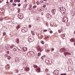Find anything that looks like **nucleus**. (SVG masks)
I'll return each instance as SVG.
<instances>
[{"instance_id": "7ed1b4c3", "label": "nucleus", "mask_w": 75, "mask_h": 75, "mask_svg": "<svg viewBox=\"0 0 75 75\" xmlns=\"http://www.w3.org/2000/svg\"><path fill=\"white\" fill-rule=\"evenodd\" d=\"M18 17L20 19H22L23 18V15L22 13H20L18 15Z\"/></svg>"}, {"instance_id": "393cba45", "label": "nucleus", "mask_w": 75, "mask_h": 75, "mask_svg": "<svg viewBox=\"0 0 75 75\" xmlns=\"http://www.w3.org/2000/svg\"><path fill=\"white\" fill-rule=\"evenodd\" d=\"M41 42L42 44H44V42L43 41H41Z\"/></svg>"}, {"instance_id": "e2e57ef3", "label": "nucleus", "mask_w": 75, "mask_h": 75, "mask_svg": "<svg viewBox=\"0 0 75 75\" xmlns=\"http://www.w3.org/2000/svg\"><path fill=\"white\" fill-rule=\"evenodd\" d=\"M8 49H9V47H8Z\"/></svg>"}, {"instance_id": "de8ad7c7", "label": "nucleus", "mask_w": 75, "mask_h": 75, "mask_svg": "<svg viewBox=\"0 0 75 75\" xmlns=\"http://www.w3.org/2000/svg\"><path fill=\"white\" fill-rule=\"evenodd\" d=\"M33 31H31V33H32V34H33Z\"/></svg>"}, {"instance_id": "c9c22d12", "label": "nucleus", "mask_w": 75, "mask_h": 75, "mask_svg": "<svg viewBox=\"0 0 75 75\" xmlns=\"http://www.w3.org/2000/svg\"><path fill=\"white\" fill-rule=\"evenodd\" d=\"M13 4V5H14V6H17V4Z\"/></svg>"}, {"instance_id": "338daca9", "label": "nucleus", "mask_w": 75, "mask_h": 75, "mask_svg": "<svg viewBox=\"0 0 75 75\" xmlns=\"http://www.w3.org/2000/svg\"><path fill=\"white\" fill-rule=\"evenodd\" d=\"M18 75H21L20 74H19Z\"/></svg>"}, {"instance_id": "4468645a", "label": "nucleus", "mask_w": 75, "mask_h": 75, "mask_svg": "<svg viewBox=\"0 0 75 75\" xmlns=\"http://www.w3.org/2000/svg\"><path fill=\"white\" fill-rule=\"evenodd\" d=\"M33 67H34V68H37V67H38V66H37V65L36 64H34Z\"/></svg>"}, {"instance_id": "6e6552de", "label": "nucleus", "mask_w": 75, "mask_h": 75, "mask_svg": "<svg viewBox=\"0 0 75 75\" xmlns=\"http://www.w3.org/2000/svg\"><path fill=\"white\" fill-rule=\"evenodd\" d=\"M52 12L53 14H55L56 13V9H53L52 11Z\"/></svg>"}, {"instance_id": "5fc2aeb1", "label": "nucleus", "mask_w": 75, "mask_h": 75, "mask_svg": "<svg viewBox=\"0 0 75 75\" xmlns=\"http://www.w3.org/2000/svg\"><path fill=\"white\" fill-rule=\"evenodd\" d=\"M18 71V69H16V71Z\"/></svg>"}, {"instance_id": "4c0bfd02", "label": "nucleus", "mask_w": 75, "mask_h": 75, "mask_svg": "<svg viewBox=\"0 0 75 75\" xmlns=\"http://www.w3.org/2000/svg\"><path fill=\"white\" fill-rule=\"evenodd\" d=\"M18 7H20V6H21V4H18Z\"/></svg>"}, {"instance_id": "e433bc0d", "label": "nucleus", "mask_w": 75, "mask_h": 75, "mask_svg": "<svg viewBox=\"0 0 75 75\" xmlns=\"http://www.w3.org/2000/svg\"><path fill=\"white\" fill-rule=\"evenodd\" d=\"M31 9H32L31 7H30L29 8V10H31Z\"/></svg>"}, {"instance_id": "423d86ee", "label": "nucleus", "mask_w": 75, "mask_h": 75, "mask_svg": "<svg viewBox=\"0 0 75 75\" xmlns=\"http://www.w3.org/2000/svg\"><path fill=\"white\" fill-rule=\"evenodd\" d=\"M63 19L66 23L68 22V18L67 17H64Z\"/></svg>"}, {"instance_id": "c03bdc74", "label": "nucleus", "mask_w": 75, "mask_h": 75, "mask_svg": "<svg viewBox=\"0 0 75 75\" xmlns=\"http://www.w3.org/2000/svg\"><path fill=\"white\" fill-rule=\"evenodd\" d=\"M60 75H66V74H62Z\"/></svg>"}, {"instance_id": "72a5a7b5", "label": "nucleus", "mask_w": 75, "mask_h": 75, "mask_svg": "<svg viewBox=\"0 0 75 75\" xmlns=\"http://www.w3.org/2000/svg\"><path fill=\"white\" fill-rule=\"evenodd\" d=\"M20 9H18V13H20Z\"/></svg>"}, {"instance_id": "c756f323", "label": "nucleus", "mask_w": 75, "mask_h": 75, "mask_svg": "<svg viewBox=\"0 0 75 75\" xmlns=\"http://www.w3.org/2000/svg\"><path fill=\"white\" fill-rule=\"evenodd\" d=\"M48 30H44V32H47V31Z\"/></svg>"}, {"instance_id": "4be33fe9", "label": "nucleus", "mask_w": 75, "mask_h": 75, "mask_svg": "<svg viewBox=\"0 0 75 75\" xmlns=\"http://www.w3.org/2000/svg\"><path fill=\"white\" fill-rule=\"evenodd\" d=\"M41 54V53L40 52H39L38 53V56H39V57H40V56Z\"/></svg>"}, {"instance_id": "b1692460", "label": "nucleus", "mask_w": 75, "mask_h": 75, "mask_svg": "<svg viewBox=\"0 0 75 75\" xmlns=\"http://www.w3.org/2000/svg\"><path fill=\"white\" fill-rule=\"evenodd\" d=\"M6 34V32H4L3 33V35H5Z\"/></svg>"}, {"instance_id": "bb28decb", "label": "nucleus", "mask_w": 75, "mask_h": 75, "mask_svg": "<svg viewBox=\"0 0 75 75\" xmlns=\"http://www.w3.org/2000/svg\"><path fill=\"white\" fill-rule=\"evenodd\" d=\"M36 7H37V6L35 5H34V6H33V7L34 8H36Z\"/></svg>"}, {"instance_id": "bf43d9fd", "label": "nucleus", "mask_w": 75, "mask_h": 75, "mask_svg": "<svg viewBox=\"0 0 75 75\" xmlns=\"http://www.w3.org/2000/svg\"><path fill=\"white\" fill-rule=\"evenodd\" d=\"M74 34H75V31H74Z\"/></svg>"}, {"instance_id": "69168bd1", "label": "nucleus", "mask_w": 75, "mask_h": 75, "mask_svg": "<svg viewBox=\"0 0 75 75\" xmlns=\"http://www.w3.org/2000/svg\"><path fill=\"white\" fill-rule=\"evenodd\" d=\"M7 3H8V2H7Z\"/></svg>"}, {"instance_id": "864d4df0", "label": "nucleus", "mask_w": 75, "mask_h": 75, "mask_svg": "<svg viewBox=\"0 0 75 75\" xmlns=\"http://www.w3.org/2000/svg\"><path fill=\"white\" fill-rule=\"evenodd\" d=\"M62 36H63L64 37H65V35H64V34H62Z\"/></svg>"}, {"instance_id": "8fccbe9b", "label": "nucleus", "mask_w": 75, "mask_h": 75, "mask_svg": "<svg viewBox=\"0 0 75 75\" xmlns=\"http://www.w3.org/2000/svg\"><path fill=\"white\" fill-rule=\"evenodd\" d=\"M47 52H50V50H47Z\"/></svg>"}, {"instance_id": "13d9d810", "label": "nucleus", "mask_w": 75, "mask_h": 75, "mask_svg": "<svg viewBox=\"0 0 75 75\" xmlns=\"http://www.w3.org/2000/svg\"><path fill=\"white\" fill-rule=\"evenodd\" d=\"M0 3H2V1H1V0H0Z\"/></svg>"}, {"instance_id": "a211bd4d", "label": "nucleus", "mask_w": 75, "mask_h": 75, "mask_svg": "<svg viewBox=\"0 0 75 75\" xmlns=\"http://www.w3.org/2000/svg\"><path fill=\"white\" fill-rule=\"evenodd\" d=\"M27 4H25L23 6V7H25V8H26L27 7Z\"/></svg>"}, {"instance_id": "f3484780", "label": "nucleus", "mask_w": 75, "mask_h": 75, "mask_svg": "<svg viewBox=\"0 0 75 75\" xmlns=\"http://www.w3.org/2000/svg\"><path fill=\"white\" fill-rule=\"evenodd\" d=\"M45 57V55H44L43 56H42L41 57V58L42 59V60H44V58Z\"/></svg>"}, {"instance_id": "1a4fd4ad", "label": "nucleus", "mask_w": 75, "mask_h": 75, "mask_svg": "<svg viewBox=\"0 0 75 75\" xmlns=\"http://www.w3.org/2000/svg\"><path fill=\"white\" fill-rule=\"evenodd\" d=\"M36 71L37 72H40L41 71L40 68V67H38V69H36Z\"/></svg>"}, {"instance_id": "20e7f679", "label": "nucleus", "mask_w": 75, "mask_h": 75, "mask_svg": "<svg viewBox=\"0 0 75 75\" xmlns=\"http://www.w3.org/2000/svg\"><path fill=\"white\" fill-rule=\"evenodd\" d=\"M46 17L47 18L50 19L51 17V15L49 13H47L46 14Z\"/></svg>"}, {"instance_id": "ea45409f", "label": "nucleus", "mask_w": 75, "mask_h": 75, "mask_svg": "<svg viewBox=\"0 0 75 75\" xmlns=\"http://www.w3.org/2000/svg\"><path fill=\"white\" fill-rule=\"evenodd\" d=\"M16 50H16V48H14V49H13V50L14 51H16Z\"/></svg>"}, {"instance_id": "f8f14e48", "label": "nucleus", "mask_w": 75, "mask_h": 75, "mask_svg": "<svg viewBox=\"0 0 75 75\" xmlns=\"http://www.w3.org/2000/svg\"><path fill=\"white\" fill-rule=\"evenodd\" d=\"M50 62V59H47L45 61V62L47 63V64H49Z\"/></svg>"}, {"instance_id": "603ef678", "label": "nucleus", "mask_w": 75, "mask_h": 75, "mask_svg": "<svg viewBox=\"0 0 75 75\" xmlns=\"http://www.w3.org/2000/svg\"><path fill=\"white\" fill-rule=\"evenodd\" d=\"M52 51H54V48L52 49Z\"/></svg>"}, {"instance_id": "cd10ccee", "label": "nucleus", "mask_w": 75, "mask_h": 75, "mask_svg": "<svg viewBox=\"0 0 75 75\" xmlns=\"http://www.w3.org/2000/svg\"><path fill=\"white\" fill-rule=\"evenodd\" d=\"M45 71H46V72H48V69H46L45 70Z\"/></svg>"}, {"instance_id": "f257e3e1", "label": "nucleus", "mask_w": 75, "mask_h": 75, "mask_svg": "<svg viewBox=\"0 0 75 75\" xmlns=\"http://www.w3.org/2000/svg\"><path fill=\"white\" fill-rule=\"evenodd\" d=\"M60 11L62 14H65V8L62 7L60 8Z\"/></svg>"}, {"instance_id": "412c9836", "label": "nucleus", "mask_w": 75, "mask_h": 75, "mask_svg": "<svg viewBox=\"0 0 75 75\" xmlns=\"http://www.w3.org/2000/svg\"><path fill=\"white\" fill-rule=\"evenodd\" d=\"M58 32H59V33H61V32H62V30H58Z\"/></svg>"}, {"instance_id": "9d476101", "label": "nucleus", "mask_w": 75, "mask_h": 75, "mask_svg": "<svg viewBox=\"0 0 75 75\" xmlns=\"http://www.w3.org/2000/svg\"><path fill=\"white\" fill-rule=\"evenodd\" d=\"M24 70L25 71H30V68L26 67L25 68Z\"/></svg>"}, {"instance_id": "09e8293b", "label": "nucleus", "mask_w": 75, "mask_h": 75, "mask_svg": "<svg viewBox=\"0 0 75 75\" xmlns=\"http://www.w3.org/2000/svg\"><path fill=\"white\" fill-rule=\"evenodd\" d=\"M25 3H26L27 2V0H25Z\"/></svg>"}, {"instance_id": "a878e982", "label": "nucleus", "mask_w": 75, "mask_h": 75, "mask_svg": "<svg viewBox=\"0 0 75 75\" xmlns=\"http://www.w3.org/2000/svg\"><path fill=\"white\" fill-rule=\"evenodd\" d=\"M38 11H40V12H41V9H38Z\"/></svg>"}, {"instance_id": "473e14b6", "label": "nucleus", "mask_w": 75, "mask_h": 75, "mask_svg": "<svg viewBox=\"0 0 75 75\" xmlns=\"http://www.w3.org/2000/svg\"><path fill=\"white\" fill-rule=\"evenodd\" d=\"M14 3H17V0H14Z\"/></svg>"}, {"instance_id": "2eb2a0df", "label": "nucleus", "mask_w": 75, "mask_h": 75, "mask_svg": "<svg viewBox=\"0 0 75 75\" xmlns=\"http://www.w3.org/2000/svg\"><path fill=\"white\" fill-rule=\"evenodd\" d=\"M20 25H19L18 26H17L16 27V28L17 29V30H18V28H20Z\"/></svg>"}, {"instance_id": "774afa93", "label": "nucleus", "mask_w": 75, "mask_h": 75, "mask_svg": "<svg viewBox=\"0 0 75 75\" xmlns=\"http://www.w3.org/2000/svg\"><path fill=\"white\" fill-rule=\"evenodd\" d=\"M7 65L8 66V65H9V64H7Z\"/></svg>"}, {"instance_id": "0e129e2a", "label": "nucleus", "mask_w": 75, "mask_h": 75, "mask_svg": "<svg viewBox=\"0 0 75 75\" xmlns=\"http://www.w3.org/2000/svg\"><path fill=\"white\" fill-rule=\"evenodd\" d=\"M8 53H9V52H8Z\"/></svg>"}, {"instance_id": "58836bf2", "label": "nucleus", "mask_w": 75, "mask_h": 75, "mask_svg": "<svg viewBox=\"0 0 75 75\" xmlns=\"http://www.w3.org/2000/svg\"><path fill=\"white\" fill-rule=\"evenodd\" d=\"M46 7V6H45V5H44L43 6V8H45V7Z\"/></svg>"}, {"instance_id": "6ab92c4d", "label": "nucleus", "mask_w": 75, "mask_h": 75, "mask_svg": "<svg viewBox=\"0 0 75 75\" xmlns=\"http://www.w3.org/2000/svg\"><path fill=\"white\" fill-rule=\"evenodd\" d=\"M62 50L63 51H64V52H65V51H66V49L64 48L62 49Z\"/></svg>"}, {"instance_id": "680f3d73", "label": "nucleus", "mask_w": 75, "mask_h": 75, "mask_svg": "<svg viewBox=\"0 0 75 75\" xmlns=\"http://www.w3.org/2000/svg\"><path fill=\"white\" fill-rule=\"evenodd\" d=\"M74 45H75V42H74Z\"/></svg>"}, {"instance_id": "4d7b16f0", "label": "nucleus", "mask_w": 75, "mask_h": 75, "mask_svg": "<svg viewBox=\"0 0 75 75\" xmlns=\"http://www.w3.org/2000/svg\"><path fill=\"white\" fill-rule=\"evenodd\" d=\"M46 25H48V23H46Z\"/></svg>"}, {"instance_id": "052dcab7", "label": "nucleus", "mask_w": 75, "mask_h": 75, "mask_svg": "<svg viewBox=\"0 0 75 75\" xmlns=\"http://www.w3.org/2000/svg\"><path fill=\"white\" fill-rule=\"evenodd\" d=\"M18 71L16 72V73H18Z\"/></svg>"}, {"instance_id": "2f4dec72", "label": "nucleus", "mask_w": 75, "mask_h": 75, "mask_svg": "<svg viewBox=\"0 0 75 75\" xmlns=\"http://www.w3.org/2000/svg\"><path fill=\"white\" fill-rule=\"evenodd\" d=\"M36 3H37V4H38V5L40 4V2L38 1Z\"/></svg>"}, {"instance_id": "a18cd8bd", "label": "nucleus", "mask_w": 75, "mask_h": 75, "mask_svg": "<svg viewBox=\"0 0 75 75\" xmlns=\"http://www.w3.org/2000/svg\"><path fill=\"white\" fill-rule=\"evenodd\" d=\"M32 7V5H30V7Z\"/></svg>"}, {"instance_id": "49530a36", "label": "nucleus", "mask_w": 75, "mask_h": 75, "mask_svg": "<svg viewBox=\"0 0 75 75\" xmlns=\"http://www.w3.org/2000/svg\"><path fill=\"white\" fill-rule=\"evenodd\" d=\"M32 35H35V33H32Z\"/></svg>"}, {"instance_id": "39448f33", "label": "nucleus", "mask_w": 75, "mask_h": 75, "mask_svg": "<svg viewBox=\"0 0 75 75\" xmlns=\"http://www.w3.org/2000/svg\"><path fill=\"white\" fill-rule=\"evenodd\" d=\"M58 72H59V71L57 70H56L54 71L53 73L54 75H57L58 74Z\"/></svg>"}, {"instance_id": "dca6fc26", "label": "nucleus", "mask_w": 75, "mask_h": 75, "mask_svg": "<svg viewBox=\"0 0 75 75\" xmlns=\"http://www.w3.org/2000/svg\"><path fill=\"white\" fill-rule=\"evenodd\" d=\"M13 47H15V45H12L10 47V48H11V49H12Z\"/></svg>"}, {"instance_id": "6e6d98bb", "label": "nucleus", "mask_w": 75, "mask_h": 75, "mask_svg": "<svg viewBox=\"0 0 75 75\" xmlns=\"http://www.w3.org/2000/svg\"><path fill=\"white\" fill-rule=\"evenodd\" d=\"M44 1H47V0H43Z\"/></svg>"}, {"instance_id": "f704fd0d", "label": "nucleus", "mask_w": 75, "mask_h": 75, "mask_svg": "<svg viewBox=\"0 0 75 75\" xmlns=\"http://www.w3.org/2000/svg\"><path fill=\"white\" fill-rule=\"evenodd\" d=\"M17 1L18 3H20V0H17Z\"/></svg>"}, {"instance_id": "f03ea898", "label": "nucleus", "mask_w": 75, "mask_h": 75, "mask_svg": "<svg viewBox=\"0 0 75 75\" xmlns=\"http://www.w3.org/2000/svg\"><path fill=\"white\" fill-rule=\"evenodd\" d=\"M28 40L30 42H33L34 41V37L33 36H30L28 38Z\"/></svg>"}, {"instance_id": "ddd939ff", "label": "nucleus", "mask_w": 75, "mask_h": 75, "mask_svg": "<svg viewBox=\"0 0 75 75\" xmlns=\"http://www.w3.org/2000/svg\"><path fill=\"white\" fill-rule=\"evenodd\" d=\"M70 41L71 42H74L75 41V40L74 38H72L70 40Z\"/></svg>"}, {"instance_id": "a19ab883", "label": "nucleus", "mask_w": 75, "mask_h": 75, "mask_svg": "<svg viewBox=\"0 0 75 75\" xmlns=\"http://www.w3.org/2000/svg\"><path fill=\"white\" fill-rule=\"evenodd\" d=\"M13 0H11L10 1V2H11V3H12V2H13Z\"/></svg>"}, {"instance_id": "3c124183", "label": "nucleus", "mask_w": 75, "mask_h": 75, "mask_svg": "<svg viewBox=\"0 0 75 75\" xmlns=\"http://www.w3.org/2000/svg\"><path fill=\"white\" fill-rule=\"evenodd\" d=\"M29 27L30 28V27H31V25H30L29 26Z\"/></svg>"}, {"instance_id": "c85d7f7f", "label": "nucleus", "mask_w": 75, "mask_h": 75, "mask_svg": "<svg viewBox=\"0 0 75 75\" xmlns=\"http://www.w3.org/2000/svg\"><path fill=\"white\" fill-rule=\"evenodd\" d=\"M50 34H52V33L53 32H52V30H50Z\"/></svg>"}, {"instance_id": "0eeeda50", "label": "nucleus", "mask_w": 75, "mask_h": 75, "mask_svg": "<svg viewBox=\"0 0 75 75\" xmlns=\"http://www.w3.org/2000/svg\"><path fill=\"white\" fill-rule=\"evenodd\" d=\"M64 54L66 57H67V55H71V53H70L69 52H65L64 53Z\"/></svg>"}, {"instance_id": "7c9ffc66", "label": "nucleus", "mask_w": 75, "mask_h": 75, "mask_svg": "<svg viewBox=\"0 0 75 75\" xmlns=\"http://www.w3.org/2000/svg\"><path fill=\"white\" fill-rule=\"evenodd\" d=\"M44 2L42 1V0H41V1H40V3H41V4H42V3H43Z\"/></svg>"}, {"instance_id": "37998d69", "label": "nucleus", "mask_w": 75, "mask_h": 75, "mask_svg": "<svg viewBox=\"0 0 75 75\" xmlns=\"http://www.w3.org/2000/svg\"><path fill=\"white\" fill-rule=\"evenodd\" d=\"M17 40L18 42H19V39H17Z\"/></svg>"}, {"instance_id": "5701e85b", "label": "nucleus", "mask_w": 75, "mask_h": 75, "mask_svg": "<svg viewBox=\"0 0 75 75\" xmlns=\"http://www.w3.org/2000/svg\"><path fill=\"white\" fill-rule=\"evenodd\" d=\"M8 59L9 60H10V59H11V57H8Z\"/></svg>"}, {"instance_id": "aec40b11", "label": "nucleus", "mask_w": 75, "mask_h": 75, "mask_svg": "<svg viewBox=\"0 0 75 75\" xmlns=\"http://www.w3.org/2000/svg\"><path fill=\"white\" fill-rule=\"evenodd\" d=\"M15 61L16 62H18V58H16L15 59Z\"/></svg>"}, {"instance_id": "9b49d317", "label": "nucleus", "mask_w": 75, "mask_h": 75, "mask_svg": "<svg viewBox=\"0 0 75 75\" xmlns=\"http://www.w3.org/2000/svg\"><path fill=\"white\" fill-rule=\"evenodd\" d=\"M27 48L26 47H24L23 48V51H27Z\"/></svg>"}, {"instance_id": "79ce46f5", "label": "nucleus", "mask_w": 75, "mask_h": 75, "mask_svg": "<svg viewBox=\"0 0 75 75\" xmlns=\"http://www.w3.org/2000/svg\"><path fill=\"white\" fill-rule=\"evenodd\" d=\"M23 30H24V29H23V28H22V29H21V31H22V32H24V31H23Z\"/></svg>"}]
</instances>
